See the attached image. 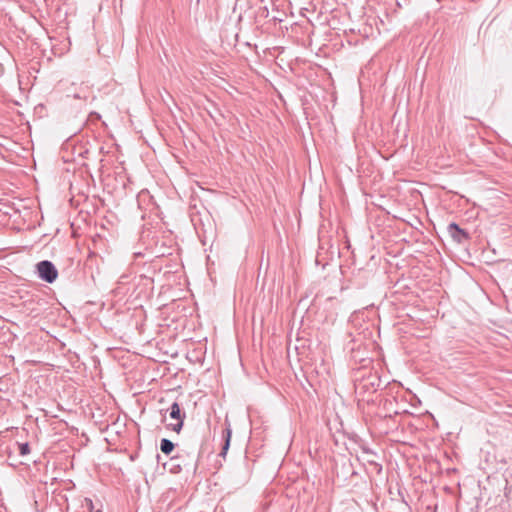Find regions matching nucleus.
Here are the masks:
<instances>
[{
  "label": "nucleus",
  "mask_w": 512,
  "mask_h": 512,
  "mask_svg": "<svg viewBox=\"0 0 512 512\" xmlns=\"http://www.w3.org/2000/svg\"><path fill=\"white\" fill-rule=\"evenodd\" d=\"M10 140L7 136L0 135V147H8Z\"/></svg>",
  "instance_id": "nucleus-13"
},
{
  "label": "nucleus",
  "mask_w": 512,
  "mask_h": 512,
  "mask_svg": "<svg viewBox=\"0 0 512 512\" xmlns=\"http://www.w3.org/2000/svg\"><path fill=\"white\" fill-rule=\"evenodd\" d=\"M156 459H157V461L160 460V454L159 453L156 454Z\"/></svg>",
  "instance_id": "nucleus-17"
},
{
  "label": "nucleus",
  "mask_w": 512,
  "mask_h": 512,
  "mask_svg": "<svg viewBox=\"0 0 512 512\" xmlns=\"http://www.w3.org/2000/svg\"><path fill=\"white\" fill-rule=\"evenodd\" d=\"M167 374H171L170 367L166 365V361H162V378H164Z\"/></svg>",
  "instance_id": "nucleus-14"
},
{
  "label": "nucleus",
  "mask_w": 512,
  "mask_h": 512,
  "mask_svg": "<svg viewBox=\"0 0 512 512\" xmlns=\"http://www.w3.org/2000/svg\"><path fill=\"white\" fill-rule=\"evenodd\" d=\"M72 97L74 99L83 100L84 102H87L90 98L89 92L85 88H80L79 91L73 93Z\"/></svg>",
  "instance_id": "nucleus-8"
},
{
  "label": "nucleus",
  "mask_w": 512,
  "mask_h": 512,
  "mask_svg": "<svg viewBox=\"0 0 512 512\" xmlns=\"http://www.w3.org/2000/svg\"><path fill=\"white\" fill-rule=\"evenodd\" d=\"M18 446H19V454L21 456H25V455L30 453L29 443H27V442L26 443H20V444H18Z\"/></svg>",
  "instance_id": "nucleus-10"
},
{
  "label": "nucleus",
  "mask_w": 512,
  "mask_h": 512,
  "mask_svg": "<svg viewBox=\"0 0 512 512\" xmlns=\"http://www.w3.org/2000/svg\"><path fill=\"white\" fill-rule=\"evenodd\" d=\"M95 512H103V511H102V510H100V509H98V510H96Z\"/></svg>",
  "instance_id": "nucleus-21"
},
{
  "label": "nucleus",
  "mask_w": 512,
  "mask_h": 512,
  "mask_svg": "<svg viewBox=\"0 0 512 512\" xmlns=\"http://www.w3.org/2000/svg\"><path fill=\"white\" fill-rule=\"evenodd\" d=\"M448 232L458 243H462L470 238L468 232L460 228L459 225L454 222L448 225Z\"/></svg>",
  "instance_id": "nucleus-6"
},
{
  "label": "nucleus",
  "mask_w": 512,
  "mask_h": 512,
  "mask_svg": "<svg viewBox=\"0 0 512 512\" xmlns=\"http://www.w3.org/2000/svg\"><path fill=\"white\" fill-rule=\"evenodd\" d=\"M100 118H101V117H100V115H99L98 113H96V112H91V113L89 114V116H88V122H89L90 124H93V125H94V124H95V121L100 120Z\"/></svg>",
  "instance_id": "nucleus-12"
},
{
  "label": "nucleus",
  "mask_w": 512,
  "mask_h": 512,
  "mask_svg": "<svg viewBox=\"0 0 512 512\" xmlns=\"http://www.w3.org/2000/svg\"><path fill=\"white\" fill-rule=\"evenodd\" d=\"M165 255H166V253H165L164 251H162V253H161L162 258H163Z\"/></svg>",
  "instance_id": "nucleus-18"
},
{
  "label": "nucleus",
  "mask_w": 512,
  "mask_h": 512,
  "mask_svg": "<svg viewBox=\"0 0 512 512\" xmlns=\"http://www.w3.org/2000/svg\"><path fill=\"white\" fill-rule=\"evenodd\" d=\"M162 353L169 354L171 357H175V356H177L178 351L176 348L172 347L170 350H165V351L162 350Z\"/></svg>",
  "instance_id": "nucleus-15"
},
{
  "label": "nucleus",
  "mask_w": 512,
  "mask_h": 512,
  "mask_svg": "<svg viewBox=\"0 0 512 512\" xmlns=\"http://www.w3.org/2000/svg\"><path fill=\"white\" fill-rule=\"evenodd\" d=\"M162 336L165 335L169 340H176L178 337V325L174 320L167 323V319H162Z\"/></svg>",
  "instance_id": "nucleus-5"
},
{
  "label": "nucleus",
  "mask_w": 512,
  "mask_h": 512,
  "mask_svg": "<svg viewBox=\"0 0 512 512\" xmlns=\"http://www.w3.org/2000/svg\"><path fill=\"white\" fill-rule=\"evenodd\" d=\"M167 411L169 413V422L166 423V429L179 434L183 428L186 413L177 402H174Z\"/></svg>",
  "instance_id": "nucleus-2"
},
{
  "label": "nucleus",
  "mask_w": 512,
  "mask_h": 512,
  "mask_svg": "<svg viewBox=\"0 0 512 512\" xmlns=\"http://www.w3.org/2000/svg\"><path fill=\"white\" fill-rule=\"evenodd\" d=\"M388 403H389V404H392V402H391V401H389V400H385L384 406H386Z\"/></svg>",
  "instance_id": "nucleus-16"
},
{
  "label": "nucleus",
  "mask_w": 512,
  "mask_h": 512,
  "mask_svg": "<svg viewBox=\"0 0 512 512\" xmlns=\"http://www.w3.org/2000/svg\"><path fill=\"white\" fill-rule=\"evenodd\" d=\"M165 267H169V270H166L163 274L162 282L165 281V283H162V289L164 286L171 288L175 284H180V276L178 275L180 264L178 262V257L174 258V265L165 264Z\"/></svg>",
  "instance_id": "nucleus-4"
},
{
  "label": "nucleus",
  "mask_w": 512,
  "mask_h": 512,
  "mask_svg": "<svg viewBox=\"0 0 512 512\" xmlns=\"http://www.w3.org/2000/svg\"><path fill=\"white\" fill-rule=\"evenodd\" d=\"M376 466H377L378 470L380 471L381 470V466L378 465V464H376Z\"/></svg>",
  "instance_id": "nucleus-19"
},
{
  "label": "nucleus",
  "mask_w": 512,
  "mask_h": 512,
  "mask_svg": "<svg viewBox=\"0 0 512 512\" xmlns=\"http://www.w3.org/2000/svg\"><path fill=\"white\" fill-rule=\"evenodd\" d=\"M231 435H232V430L230 428V425H228L222 432L224 444H223L222 450L220 452V456L224 457L227 454V451L230 447Z\"/></svg>",
  "instance_id": "nucleus-7"
},
{
  "label": "nucleus",
  "mask_w": 512,
  "mask_h": 512,
  "mask_svg": "<svg viewBox=\"0 0 512 512\" xmlns=\"http://www.w3.org/2000/svg\"><path fill=\"white\" fill-rule=\"evenodd\" d=\"M162 468L165 469V470L168 469V464L167 463H162ZM180 469H181L180 465H172L171 467H169V471L171 473H177V472L180 471Z\"/></svg>",
  "instance_id": "nucleus-11"
},
{
  "label": "nucleus",
  "mask_w": 512,
  "mask_h": 512,
  "mask_svg": "<svg viewBox=\"0 0 512 512\" xmlns=\"http://www.w3.org/2000/svg\"><path fill=\"white\" fill-rule=\"evenodd\" d=\"M37 273L40 279L47 283H53L58 276L55 265L49 260L40 261L37 265Z\"/></svg>",
  "instance_id": "nucleus-3"
},
{
  "label": "nucleus",
  "mask_w": 512,
  "mask_h": 512,
  "mask_svg": "<svg viewBox=\"0 0 512 512\" xmlns=\"http://www.w3.org/2000/svg\"><path fill=\"white\" fill-rule=\"evenodd\" d=\"M167 108H168V110H169L171 113H173V112H172V110H171V107H169V106L167 105Z\"/></svg>",
  "instance_id": "nucleus-20"
},
{
  "label": "nucleus",
  "mask_w": 512,
  "mask_h": 512,
  "mask_svg": "<svg viewBox=\"0 0 512 512\" xmlns=\"http://www.w3.org/2000/svg\"><path fill=\"white\" fill-rule=\"evenodd\" d=\"M175 448V444L166 439L162 438V453L169 455Z\"/></svg>",
  "instance_id": "nucleus-9"
},
{
  "label": "nucleus",
  "mask_w": 512,
  "mask_h": 512,
  "mask_svg": "<svg viewBox=\"0 0 512 512\" xmlns=\"http://www.w3.org/2000/svg\"><path fill=\"white\" fill-rule=\"evenodd\" d=\"M355 392L362 398L365 395L375 393L381 386V378L377 373L369 372L368 375L363 376L361 379L355 381Z\"/></svg>",
  "instance_id": "nucleus-1"
}]
</instances>
